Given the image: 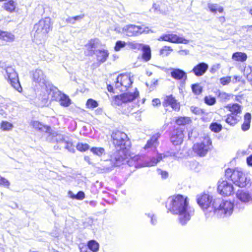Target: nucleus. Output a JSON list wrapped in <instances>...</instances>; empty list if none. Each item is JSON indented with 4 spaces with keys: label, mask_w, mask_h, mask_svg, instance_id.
<instances>
[{
    "label": "nucleus",
    "mask_w": 252,
    "mask_h": 252,
    "mask_svg": "<svg viewBox=\"0 0 252 252\" xmlns=\"http://www.w3.org/2000/svg\"><path fill=\"white\" fill-rule=\"evenodd\" d=\"M251 118L252 117L250 113H247L245 115L244 121L242 125V129L243 130L246 131L250 128Z\"/></svg>",
    "instance_id": "obj_34"
},
{
    "label": "nucleus",
    "mask_w": 252,
    "mask_h": 252,
    "mask_svg": "<svg viewBox=\"0 0 252 252\" xmlns=\"http://www.w3.org/2000/svg\"><path fill=\"white\" fill-rule=\"evenodd\" d=\"M240 119V117L239 115L230 114L227 115L225 122L231 126H234L238 123Z\"/></svg>",
    "instance_id": "obj_30"
},
{
    "label": "nucleus",
    "mask_w": 252,
    "mask_h": 252,
    "mask_svg": "<svg viewBox=\"0 0 252 252\" xmlns=\"http://www.w3.org/2000/svg\"><path fill=\"white\" fill-rule=\"evenodd\" d=\"M17 5V3L16 1L13 0H10L4 3V8L9 12H13L15 11Z\"/></svg>",
    "instance_id": "obj_33"
},
{
    "label": "nucleus",
    "mask_w": 252,
    "mask_h": 252,
    "mask_svg": "<svg viewBox=\"0 0 252 252\" xmlns=\"http://www.w3.org/2000/svg\"><path fill=\"white\" fill-rule=\"evenodd\" d=\"M148 217L151 218V222L152 224L155 225L156 224L157 222V220L156 218L155 217L154 215L153 214H148Z\"/></svg>",
    "instance_id": "obj_57"
},
{
    "label": "nucleus",
    "mask_w": 252,
    "mask_h": 252,
    "mask_svg": "<svg viewBox=\"0 0 252 252\" xmlns=\"http://www.w3.org/2000/svg\"><path fill=\"white\" fill-rule=\"evenodd\" d=\"M232 59L235 61L243 62L246 61L247 55L245 53L237 52L233 54Z\"/></svg>",
    "instance_id": "obj_31"
},
{
    "label": "nucleus",
    "mask_w": 252,
    "mask_h": 252,
    "mask_svg": "<svg viewBox=\"0 0 252 252\" xmlns=\"http://www.w3.org/2000/svg\"><path fill=\"white\" fill-rule=\"evenodd\" d=\"M53 23L50 17H45L40 20L34 25L33 40L37 44L44 42L48 33L52 30Z\"/></svg>",
    "instance_id": "obj_2"
},
{
    "label": "nucleus",
    "mask_w": 252,
    "mask_h": 252,
    "mask_svg": "<svg viewBox=\"0 0 252 252\" xmlns=\"http://www.w3.org/2000/svg\"><path fill=\"white\" fill-rule=\"evenodd\" d=\"M84 17V15H77L74 17L68 16L64 19L65 22L68 24H74L76 21H80Z\"/></svg>",
    "instance_id": "obj_36"
},
{
    "label": "nucleus",
    "mask_w": 252,
    "mask_h": 252,
    "mask_svg": "<svg viewBox=\"0 0 252 252\" xmlns=\"http://www.w3.org/2000/svg\"><path fill=\"white\" fill-rule=\"evenodd\" d=\"M127 45L132 49L140 50L143 47V45L135 41L128 42Z\"/></svg>",
    "instance_id": "obj_46"
},
{
    "label": "nucleus",
    "mask_w": 252,
    "mask_h": 252,
    "mask_svg": "<svg viewBox=\"0 0 252 252\" xmlns=\"http://www.w3.org/2000/svg\"><path fill=\"white\" fill-rule=\"evenodd\" d=\"M31 125L34 128L41 131L48 132L50 130V127L49 126L43 125L42 124L37 121H32L31 122Z\"/></svg>",
    "instance_id": "obj_28"
},
{
    "label": "nucleus",
    "mask_w": 252,
    "mask_h": 252,
    "mask_svg": "<svg viewBox=\"0 0 252 252\" xmlns=\"http://www.w3.org/2000/svg\"><path fill=\"white\" fill-rule=\"evenodd\" d=\"M142 50L143 51L142 57L145 62H148L151 58V51L149 46L143 45Z\"/></svg>",
    "instance_id": "obj_29"
},
{
    "label": "nucleus",
    "mask_w": 252,
    "mask_h": 252,
    "mask_svg": "<svg viewBox=\"0 0 252 252\" xmlns=\"http://www.w3.org/2000/svg\"><path fill=\"white\" fill-rule=\"evenodd\" d=\"M139 96V92L137 89L131 92L123 93L120 95H115L112 97V105L116 106H123L127 103L131 102Z\"/></svg>",
    "instance_id": "obj_5"
},
{
    "label": "nucleus",
    "mask_w": 252,
    "mask_h": 252,
    "mask_svg": "<svg viewBox=\"0 0 252 252\" xmlns=\"http://www.w3.org/2000/svg\"><path fill=\"white\" fill-rule=\"evenodd\" d=\"M91 151L95 155L100 157L105 154V150L101 147H93L91 149Z\"/></svg>",
    "instance_id": "obj_41"
},
{
    "label": "nucleus",
    "mask_w": 252,
    "mask_h": 252,
    "mask_svg": "<svg viewBox=\"0 0 252 252\" xmlns=\"http://www.w3.org/2000/svg\"><path fill=\"white\" fill-rule=\"evenodd\" d=\"M184 134L180 129H177L173 131L171 137V141L175 145H180L183 141Z\"/></svg>",
    "instance_id": "obj_18"
},
{
    "label": "nucleus",
    "mask_w": 252,
    "mask_h": 252,
    "mask_svg": "<svg viewBox=\"0 0 252 252\" xmlns=\"http://www.w3.org/2000/svg\"><path fill=\"white\" fill-rule=\"evenodd\" d=\"M204 101L206 104L209 105H213L216 102V98L211 96H206L204 98Z\"/></svg>",
    "instance_id": "obj_49"
},
{
    "label": "nucleus",
    "mask_w": 252,
    "mask_h": 252,
    "mask_svg": "<svg viewBox=\"0 0 252 252\" xmlns=\"http://www.w3.org/2000/svg\"><path fill=\"white\" fill-rule=\"evenodd\" d=\"M181 55H187L189 54V51L188 50H181L178 52Z\"/></svg>",
    "instance_id": "obj_59"
},
{
    "label": "nucleus",
    "mask_w": 252,
    "mask_h": 252,
    "mask_svg": "<svg viewBox=\"0 0 252 252\" xmlns=\"http://www.w3.org/2000/svg\"><path fill=\"white\" fill-rule=\"evenodd\" d=\"M7 78L11 86L19 93L22 92V88L19 81L17 73L15 69L11 67L8 66L5 69Z\"/></svg>",
    "instance_id": "obj_9"
},
{
    "label": "nucleus",
    "mask_w": 252,
    "mask_h": 252,
    "mask_svg": "<svg viewBox=\"0 0 252 252\" xmlns=\"http://www.w3.org/2000/svg\"><path fill=\"white\" fill-rule=\"evenodd\" d=\"M85 197V194L82 191H79L77 194L75 195V199L82 200Z\"/></svg>",
    "instance_id": "obj_55"
},
{
    "label": "nucleus",
    "mask_w": 252,
    "mask_h": 252,
    "mask_svg": "<svg viewBox=\"0 0 252 252\" xmlns=\"http://www.w3.org/2000/svg\"><path fill=\"white\" fill-rule=\"evenodd\" d=\"M191 122V119L189 117H180L176 120V123L178 125H185Z\"/></svg>",
    "instance_id": "obj_39"
},
{
    "label": "nucleus",
    "mask_w": 252,
    "mask_h": 252,
    "mask_svg": "<svg viewBox=\"0 0 252 252\" xmlns=\"http://www.w3.org/2000/svg\"><path fill=\"white\" fill-rule=\"evenodd\" d=\"M47 140L52 142L57 143L60 144L61 147H63V143L65 141L64 136L61 134H57L56 132L50 133L47 137Z\"/></svg>",
    "instance_id": "obj_19"
},
{
    "label": "nucleus",
    "mask_w": 252,
    "mask_h": 252,
    "mask_svg": "<svg viewBox=\"0 0 252 252\" xmlns=\"http://www.w3.org/2000/svg\"><path fill=\"white\" fill-rule=\"evenodd\" d=\"M126 150L119 149L111 156L110 160L112 163V166H120L123 163V161L126 157Z\"/></svg>",
    "instance_id": "obj_13"
},
{
    "label": "nucleus",
    "mask_w": 252,
    "mask_h": 252,
    "mask_svg": "<svg viewBox=\"0 0 252 252\" xmlns=\"http://www.w3.org/2000/svg\"><path fill=\"white\" fill-rule=\"evenodd\" d=\"M173 51V49L170 46H165L160 50V54L161 55L167 56L169 55L171 52Z\"/></svg>",
    "instance_id": "obj_44"
},
{
    "label": "nucleus",
    "mask_w": 252,
    "mask_h": 252,
    "mask_svg": "<svg viewBox=\"0 0 252 252\" xmlns=\"http://www.w3.org/2000/svg\"><path fill=\"white\" fill-rule=\"evenodd\" d=\"M88 248L93 252H96L99 249V244L94 240L90 241L88 243Z\"/></svg>",
    "instance_id": "obj_40"
},
{
    "label": "nucleus",
    "mask_w": 252,
    "mask_h": 252,
    "mask_svg": "<svg viewBox=\"0 0 252 252\" xmlns=\"http://www.w3.org/2000/svg\"><path fill=\"white\" fill-rule=\"evenodd\" d=\"M218 97L220 99L221 101L227 102L233 97V95L230 94L221 92L219 93Z\"/></svg>",
    "instance_id": "obj_38"
},
{
    "label": "nucleus",
    "mask_w": 252,
    "mask_h": 252,
    "mask_svg": "<svg viewBox=\"0 0 252 252\" xmlns=\"http://www.w3.org/2000/svg\"><path fill=\"white\" fill-rule=\"evenodd\" d=\"M123 31L128 36H136L143 33L148 34L154 32L148 27L144 25L141 26L135 25H126L123 28Z\"/></svg>",
    "instance_id": "obj_6"
},
{
    "label": "nucleus",
    "mask_w": 252,
    "mask_h": 252,
    "mask_svg": "<svg viewBox=\"0 0 252 252\" xmlns=\"http://www.w3.org/2000/svg\"><path fill=\"white\" fill-rule=\"evenodd\" d=\"M231 81V77L226 76L220 79V83L222 85H226L229 84Z\"/></svg>",
    "instance_id": "obj_53"
},
{
    "label": "nucleus",
    "mask_w": 252,
    "mask_h": 252,
    "mask_svg": "<svg viewBox=\"0 0 252 252\" xmlns=\"http://www.w3.org/2000/svg\"><path fill=\"white\" fill-rule=\"evenodd\" d=\"M211 141L209 137H206L200 143H196L193 146V151L199 157H204L210 149Z\"/></svg>",
    "instance_id": "obj_8"
},
{
    "label": "nucleus",
    "mask_w": 252,
    "mask_h": 252,
    "mask_svg": "<svg viewBox=\"0 0 252 252\" xmlns=\"http://www.w3.org/2000/svg\"><path fill=\"white\" fill-rule=\"evenodd\" d=\"M209 65L206 63H200L193 67L191 72H193L196 76H201L205 73Z\"/></svg>",
    "instance_id": "obj_17"
},
{
    "label": "nucleus",
    "mask_w": 252,
    "mask_h": 252,
    "mask_svg": "<svg viewBox=\"0 0 252 252\" xmlns=\"http://www.w3.org/2000/svg\"><path fill=\"white\" fill-rule=\"evenodd\" d=\"M233 187L230 183L226 181H219L218 182V190L219 193L228 196L233 192Z\"/></svg>",
    "instance_id": "obj_14"
},
{
    "label": "nucleus",
    "mask_w": 252,
    "mask_h": 252,
    "mask_svg": "<svg viewBox=\"0 0 252 252\" xmlns=\"http://www.w3.org/2000/svg\"><path fill=\"white\" fill-rule=\"evenodd\" d=\"M220 68V64H218L216 65H214L212 68V72H214V70H216Z\"/></svg>",
    "instance_id": "obj_63"
},
{
    "label": "nucleus",
    "mask_w": 252,
    "mask_h": 252,
    "mask_svg": "<svg viewBox=\"0 0 252 252\" xmlns=\"http://www.w3.org/2000/svg\"><path fill=\"white\" fill-rule=\"evenodd\" d=\"M101 46V43L99 39L95 38L89 41L88 44L86 45V47L89 52V54H94L96 48Z\"/></svg>",
    "instance_id": "obj_22"
},
{
    "label": "nucleus",
    "mask_w": 252,
    "mask_h": 252,
    "mask_svg": "<svg viewBox=\"0 0 252 252\" xmlns=\"http://www.w3.org/2000/svg\"><path fill=\"white\" fill-rule=\"evenodd\" d=\"M126 45H127V43L125 41H117L116 43V45L115 46V50L116 51H120L122 48L125 47Z\"/></svg>",
    "instance_id": "obj_50"
},
{
    "label": "nucleus",
    "mask_w": 252,
    "mask_h": 252,
    "mask_svg": "<svg viewBox=\"0 0 252 252\" xmlns=\"http://www.w3.org/2000/svg\"><path fill=\"white\" fill-rule=\"evenodd\" d=\"M163 105L164 107L170 106L172 108L175 110L178 111L180 109L179 104L172 95L167 96L165 98L164 101L163 102Z\"/></svg>",
    "instance_id": "obj_20"
},
{
    "label": "nucleus",
    "mask_w": 252,
    "mask_h": 252,
    "mask_svg": "<svg viewBox=\"0 0 252 252\" xmlns=\"http://www.w3.org/2000/svg\"><path fill=\"white\" fill-rule=\"evenodd\" d=\"M111 137L113 144L117 148L126 150L129 145L127 135L123 132L117 130L113 132Z\"/></svg>",
    "instance_id": "obj_7"
},
{
    "label": "nucleus",
    "mask_w": 252,
    "mask_h": 252,
    "mask_svg": "<svg viewBox=\"0 0 252 252\" xmlns=\"http://www.w3.org/2000/svg\"><path fill=\"white\" fill-rule=\"evenodd\" d=\"M63 147L66 149L68 150V151H69L70 152H74V149L72 146V143L71 142H69L65 140V141L63 143Z\"/></svg>",
    "instance_id": "obj_52"
},
{
    "label": "nucleus",
    "mask_w": 252,
    "mask_h": 252,
    "mask_svg": "<svg viewBox=\"0 0 252 252\" xmlns=\"http://www.w3.org/2000/svg\"><path fill=\"white\" fill-rule=\"evenodd\" d=\"M46 89L47 95H44L43 97L44 103H47L49 99L58 101L63 94L57 88L49 85L46 87Z\"/></svg>",
    "instance_id": "obj_12"
},
{
    "label": "nucleus",
    "mask_w": 252,
    "mask_h": 252,
    "mask_svg": "<svg viewBox=\"0 0 252 252\" xmlns=\"http://www.w3.org/2000/svg\"><path fill=\"white\" fill-rule=\"evenodd\" d=\"M10 183L8 180L0 175V186L6 188H9Z\"/></svg>",
    "instance_id": "obj_51"
},
{
    "label": "nucleus",
    "mask_w": 252,
    "mask_h": 252,
    "mask_svg": "<svg viewBox=\"0 0 252 252\" xmlns=\"http://www.w3.org/2000/svg\"><path fill=\"white\" fill-rule=\"evenodd\" d=\"M13 127V125L8 122L3 121L1 123V129L4 131H9L12 129Z\"/></svg>",
    "instance_id": "obj_42"
},
{
    "label": "nucleus",
    "mask_w": 252,
    "mask_h": 252,
    "mask_svg": "<svg viewBox=\"0 0 252 252\" xmlns=\"http://www.w3.org/2000/svg\"><path fill=\"white\" fill-rule=\"evenodd\" d=\"M190 110L192 113L196 115H200L202 113V110L198 107L191 106Z\"/></svg>",
    "instance_id": "obj_54"
},
{
    "label": "nucleus",
    "mask_w": 252,
    "mask_h": 252,
    "mask_svg": "<svg viewBox=\"0 0 252 252\" xmlns=\"http://www.w3.org/2000/svg\"><path fill=\"white\" fill-rule=\"evenodd\" d=\"M165 156H162V154H158L156 158H153L150 159V161H145L143 165L139 166L138 164H135L136 167H144V166H153L157 165L160 161H161L163 158H164Z\"/></svg>",
    "instance_id": "obj_24"
},
{
    "label": "nucleus",
    "mask_w": 252,
    "mask_h": 252,
    "mask_svg": "<svg viewBox=\"0 0 252 252\" xmlns=\"http://www.w3.org/2000/svg\"><path fill=\"white\" fill-rule=\"evenodd\" d=\"M171 76L176 80H186L187 76L186 73L183 70L179 68H172Z\"/></svg>",
    "instance_id": "obj_23"
},
{
    "label": "nucleus",
    "mask_w": 252,
    "mask_h": 252,
    "mask_svg": "<svg viewBox=\"0 0 252 252\" xmlns=\"http://www.w3.org/2000/svg\"><path fill=\"white\" fill-rule=\"evenodd\" d=\"M160 134L159 133H157L154 134L150 140L147 141V144L144 147L145 150L149 148H156L158 145V140L159 138Z\"/></svg>",
    "instance_id": "obj_26"
},
{
    "label": "nucleus",
    "mask_w": 252,
    "mask_h": 252,
    "mask_svg": "<svg viewBox=\"0 0 252 252\" xmlns=\"http://www.w3.org/2000/svg\"><path fill=\"white\" fill-rule=\"evenodd\" d=\"M225 176L227 178H230L236 186L240 188L246 187L250 182V180L247 178L245 174L238 168L226 169Z\"/></svg>",
    "instance_id": "obj_4"
},
{
    "label": "nucleus",
    "mask_w": 252,
    "mask_h": 252,
    "mask_svg": "<svg viewBox=\"0 0 252 252\" xmlns=\"http://www.w3.org/2000/svg\"><path fill=\"white\" fill-rule=\"evenodd\" d=\"M158 41H167L176 44H185L189 43V40L185 38L183 36H179L173 33L163 34L158 39Z\"/></svg>",
    "instance_id": "obj_11"
},
{
    "label": "nucleus",
    "mask_w": 252,
    "mask_h": 252,
    "mask_svg": "<svg viewBox=\"0 0 252 252\" xmlns=\"http://www.w3.org/2000/svg\"><path fill=\"white\" fill-rule=\"evenodd\" d=\"M133 83L129 74H121L119 75L115 82V87L121 91H126Z\"/></svg>",
    "instance_id": "obj_10"
},
{
    "label": "nucleus",
    "mask_w": 252,
    "mask_h": 252,
    "mask_svg": "<svg viewBox=\"0 0 252 252\" xmlns=\"http://www.w3.org/2000/svg\"><path fill=\"white\" fill-rule=\"evenodd\" d=\"M153 106H157L160 104V100L158 98H155L152 101Z\"/></svg>",
    "instance_id": "obj_58"
},
{
    "label": "nucleus",
    "mask_w": 252,
    "mask_h": 252,
    "mask_svg": "<svg viewBox=\"0 0 252 252\" xmlns=\"http://www.w3.org/2000/svg\"><path fill=\"white\" fill-rule=\"evenodd\" d=\"M89 145L86 143H79L77 146L76 148L78 151L81 152H85L89 149Z\"/></svg>",
    "instance_id": "obj_48"
},
{
    "label": "nucleus",
    "mask_w": 252,
    "mask_h": 252,
    "mask_svg": "<svg viewBox=\"0 0 252 252\" xmlns=\"http://www.w3.org/2000/svg\"><path fill=\"white\" fill-rule=\"evenodd\" d=\"M98 103L93 99H89L86 102V106L90 109H94L98 106Z\"/></svg>",
    "instance_id": "obj_47"
},
{
    "label": "nucleus",
    "mask_w": 252,
    "mask_h": 252,
    "mask_svg": "<svg viewBox=\"0 0 252 252\" xmlns=\"http://www.w3.org/2000/svg\"><path fill=\"white\" fill-rule=\"evenodd\" d=\"M247 162L249 166H252V155L247 158Z\"/></svg>",
    "instance_id": "obj_60"
},
{
    "label": "nucleus",
    "mask_w": 252,
    "mask_h": 252,
    "mask_svg": "<svg viewBox=\"0 0 252 252\" xmlns=\"http://www.w3.org/2000/svg\"><path fill=\"white\" fill-rule=\"evenodd\" d=\"M225 107L231 112V114L236 115H238L242 112L241 106L237 103L229 104Z\"/></svg>",
    "instance_id": "obj_27"
},
{
    "label": "nucleus",
    "mask_w": 252,
    "mask_h": 252,
    "mask_svg": "<svg viewBox=\"0 0 252 252\" xmlns=\"http://www.w3.org/2000/svg\"><path fill=\"white\" fill-rule=\"evenodd\" d=\"M158 173L159 174H160L162 178L165 179L168 176V173L166 171H163L161 170H158Z\"/></svg>",
    "instance_id": "obj_56"
},
{
    "label": "nucleus",
    "mask_w": 252,
    "mask_h": 252,
    "mask_svg": "<svg viewBox=\"0 0 252 252\" xmlns=\"http://www.w3.org/2000/svg\"><path fill=\"white\" fill-rule=\"evenodd\" d=\"M236 197L242 202H252V195L246 190H238L236 192Z\"/></svg>",
    "instance_id": "obj_21"
},
{
    "label": "nucleus",
    "mask_w": 252,
    "mask_h": 252,
    "mask_svg": "<svg viewBox=\"0 0 252 252\" xmlns=\"http://www.w3.org/2000/svg\"><path fill=\"white\" fill-rule=\"evenodd\" d=\"M58 101L60 102L61 105L64 107H68L71 103V100L69 97L64 94H63L61 97V99H60Z\"/></svg>",
    "instance_id": "obj_37"
},
{
    "label": "nucleus",
    "mask_w": 252,
    "mask_h": 252,
    "mask_svg": "<svg viewBox=\"0 0 252 252\" xmlns=\"http://www.w3.org/2000/svg\"><path fill=\"white\" fill-rule=\"evenodd\" d=\"M94 54L96 56L97 61L102 63L107 60L109 54L107 50L102 49L96 50Z\"/></svg>",
    "instance_id": "obj_25"
},
{
    "label": "nucleus",
    "mask_w": 252,
    "mask_h": 252,
    "mask_svg": "<svg viewBox=\"0 0 252 252\" xmlns=\"http://www.w3.org/2000/svg\"><path fill=\"white\" fill-rule=\"evenodd\" d=\"M219 21L221 23H224V22L225 21V19L224 18V17L223 16H221V17H220L219 18Z\"/></svg>",
    "instance_id": "obj_64"
},
{
    "label": "nucleus",
    "mask_w": 252,
    "mask_h": 252,
    "mask_svg": "<svg viewBox=\"0 0 252 252\" xmlns=\"http://www.w3.org/2000/svg\"><path fill=\"white\" fill-rule=\"evenodd\" d=\"M68 194L71 198L75 199V194H74L71 191H69Z\"/></svg>",
    "instance_id": "obj_62"
},
{
    "label": "nucleus",
    "mask_w": 252,
    "mask_h": 252,
    "mask_svg": "<svg viewBox=\"0 0 252 252\" xmlns=\"http://www.w3.org/2000/svg\"><path fill=\"white\" fill-rule=\"evenodd\" d=\"M0 39L7 42H12L15 39V36L11 33L0 31Z\"/></svg>",
    "instance_id": "obj_32"
},
{
    "label": "nucleus",
    "mask_w": 252,
    "mask_h": 252,
    "mask_svg": "<svg viewBox=\"0 0 252 252\" xmlns=\"http://www.w3.org/2000/svg\"><path fill=\"white\" fill-rule=\"evenodd\" d=\"M33 81L41 87H47V81L46 76L41 69H36L32 74Z\"/></svg>",
    "instance_id": "obj_15"
},
{
    "label": "nucleus",
    "mask_w": 252,
    "mask_h": 252,
    "mask_svg": "<svg viewBox=\"0 0 252 252\" xmlns=\"http://www.w3.org/2000/svg\"><path fill=\"white\" fill-rule=\"evenodd\" d=\"M166 206L173 214L178 215L182 225L186 224L194 213L193 209L189 205L188 198L180 194L169 197Z\"/></svg>",
    "instance_id": "obj_1"
},
{
    "label": "nucleus",
    "mask_w": 252,
    "mask_h": 252,
    "mask_svg": "<svg viewBox=\"0 0 252 252\" xmlns=\"http://www.w3.org/2000/svg\"><path fill=\"white\" fill-rule=\"evenodd\" d=\"M212 205L214 213L220 217L229 216L233 211L234 205L232 202L220 198L215 199Z\"/></svg>",
    "instance_id": "obj_3"
},
{
    "label": "nucleus",
    "mask_w": 252,
    "mask_h": 252,
    "mask_svg": "<svg viewBox=\"0 0 252 252\" xmlns=\"http://www.w3.org/2000/svg\"><path fill=\"white\" fill-rule=\"evenodd\" d=\"M210 128L212 131L215 132H219L222 129V126L220 124L217 123H214L210 125Z\"/></svg>",
    "instance_id": "obj_45"
},
{
    "label": "nucleus",
    "mask_w": 252,
    "mask_h": 252,
    "mask_svg": "<svg viewBox=\"0 0 252 252\" xmlns=\"http://www.w3.org/2000/svg\"><path fill=\"white\" fill-rule=\"evenodd\" d=\"M207 5L209 10L212 13H216L217 11L222 13L223 11V8L218 4L208 3Z\"/></svg>",
    "instance_id": "obj_35"
},
{
    "label": "nucleus",
    "mask_w": 252,
    "mask_h": 252,
    "mask_svg": "<svg viewBox=\"0 0 252 252\" xmlns=\"http://www.w3.org/2000/svg\"><path fill=\"white\" fill-rule=\"evenodd\" d=\"M191 89L192 92L196 95L200 94L202 92V87L198 84L192 85Z\"/></svg>",
    "instance_id": "obj_43"
},
{
    "label": "nucleus",
    "mask_w": 252,
    "mask_h": 252,
    "mask_svg": "<svg viewBox=\"0 0 252 252\" xmlns=\"http://www.w3.org/2000/svg\"><path fill=\"white\" fill-rule=\"evenodd\" d=\"M212 201V197L208 194H203L197 197V202L203 209H208Z\"/></svg>",
    "instance_id": "obj_16"
},
{
    "label": "nucleus",
    "mask_w": 252,
    "mask_h": 252,
    "mask_svg": "<svg viewBox=\"0 0 252 252\" xmlns=\"http://www.w3.org/2000/svg\"><path fill=\"white\" fill-rule=\"evenodd\" d=\"M141 158V157L140 156H134L133 158H132V160H133L134 161H138L139 160H140Z\"/></svg>",
    "instance_id": "obj_61"
}]
</instances>
